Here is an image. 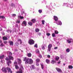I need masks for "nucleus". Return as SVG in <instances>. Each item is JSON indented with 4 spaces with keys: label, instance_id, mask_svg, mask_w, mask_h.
<instances>
[{
    "label": "nucleus",
    "instance_id": "a878e982",
    "mask_svg": "<svg viewBox=\"0 0 73 73\" xmlns=\"http://www.w3.org/2000/svg\"><path fill=\"white\" fill-rule=\"evenodd\" d=\"M46 62L47 64H49L50 62V60L48 59H46Z\"/></svg>",
    "mask_w": 73,
    "mask_h": 73
},
{
    "label": "nucleus",
    "instance_id": "a18cd8bd",
    "mask_svg": "<svg viewBox=\"0 0 73 73\" xmlns=\"http://www.w3.org/2000/svg\"><path fill=\"white\" fill-rule=\"evenodd\" d=\"M34 47H35V48H37V44H35L34 46Z\"/></svg>",
    "mask_w": 73,
    "mask_h": 73
},
{
    "label": "nucleus",
    "instance_id": "5fc2aeb1",
    "mask_svg": "<svg viewBox=\"0 0 73 73\" xmlns=\"http://www.w3.org/2000/svg\"><path fill=\"white\" fill-rule=\"evenodd\" d=\"M4 45H3V43H2L1 45H0V46H3Z\"/></svg>",
    "mask_w": 73,
    "mask_h": 73
},
{
    "label": "nucleus",
    "instance_id": "052dcab7",
    "mask_svg": "<svg viewBox=\"0 0 73 73\" xmlns=\"http://www.w3.org/2000/svg\"><path fill=\"white\" fill-rule=\"evenodd\" d=\"M16 27H18V25L17 24Z\"/></svg>",
    "mask_w": 73,
    "mask_h": 73
},
{
    "label": "nucleus",
    "instance_id": "473e14b6",
    "mask_svg": "<svg viewBox=\"0 0 73 73\" xmlns=\"http://www.w3.org/2000/svg\"><path fill=\"white\" fill-rule=\"evenodd\" d=\"M40 65H41V67L42 68V69H44V65H43V64L42 63Z\"/></svg>",
    "mask_w": 73,
    "mask_h": 73
},
{
    "label": "nucleus",
    "instance_id": "5701e85b",
    "mask_svg": "<svg viewBox=\"0 0 73 73\" xmlns=\"http://www.w3.org/2000/svg\"><path fill=\"white\" fill-rule=\"evenodd\" d=\"M6 69L8 70V72H10L11 71V69L9 68H6Z\"/></svg>",
    "mask_w": 73,
    "mask_h": 73
},
{
    "label": "nucleus",
    "instance_id": "6ab92c4d",
    "mask_svg": "<svg viewBox=\"0 0 73 73\" xmlns=\"http://www.w3.org/2000/svg\"><path fill=\"white\" fill-rule=\"evenodd\" d=\"M18 41L20 42V44H22V40H21L19 39L18 40Z\"/></svg>",
    "mask_w": 73,
    "mask_h": 73
},
{
    "label": "nucleus",
    "instance_id": "79ce46f5",
    "mask_svg": "<svg viewBox=\"0 0 73 73\" xmlns=\"http://www.w3.org/2000/svg\"><path fill=\"white\" fill-rule=\"evenodd\" d=\"M5 17L3 16H0V19H4Z\"/></svg>",
    "mask_w": 73,
    "mask_h": 73
},
{
    "label": "nucleus",
    "instance_id": "ea45409f",
    "mask_svg": "<svg viewBox=\"0 0 73 73\" xmlns=\"http://www.w3.org/2000/svg\"><path fill=\"white\" fill-rule=\"evenodd\" d=\"M36 52L37 53H40V52H39V50L38 49H36Z\"/></svg>",
    "mask_w": 73,
    "mask_h": 73
},
{
    "label": "nucleus",
    "instance_id": "49530a36",
    "mask_svg": "<svg viewBox=\"0 0 73 73\" xmlns=\"http://www.w3.org/2000/svg\"><path fill=\"white\" fill-rule=\"evenodd\" d=\"M14 64L15 65H17V62L16 61H15L14 62Z\"/></svg>",
    "mask_w": 73,
    "mask_h": 73
},
{
    "label": "nucleus",
    "instance_id": "a211bd4d",
    "mask_svg": "<svg viewBox=\"0 0 73 73\" xmlns=\"http://www.w3.org/2000/svg\"><path fill=\"white\" fill-rule=\"evenodd\" d=\"M18 17L19 19H24V17H22L21 16L18 15Z\"/></svg>",
    "mask_w": 73,
    "mask_h": 73
},
{
    "label": "nucleus",
    "instance_id": "20e7f679",
    "mask_svg": "<svg viewBox=\"0 0 73 73\" xmlns=\"http://www.w3.org/2000/svg\"><path fill=\"white\" fill-rule=\"evenodd\" d=\"M6 60H7V61H8L9 60H13V57L9 56V58H8L7 57L5 59Z\"/></svg>",
    "mask_w": 73,
    "mask_h": 73
},
{
    "label": "nucleus",
    "instance_id": "1a4fd4ad",
    "mask_svg": "<svg viewBox=\"0 0 73 73\" xmlns=\"http://www.w3.org/2000/svg\"><path fill=\"white\" fill-rule=\"evenodd\" d=\"M56 70L58 72H60V73H62V71L61 69L59 68H56Z\"/></svg>",
    "mask_w": 73,
    "mask_h": 73
},
{
    "label": "nucleus",
    "instance_id": "f257e3e1",
    "mask_svg": "<svg viewBox=\"0 0 73 73\" xmlns=\"http://www.w3.org/2000/svg\"><path fill=\"white\" fill-rule=\"evenodd\" d=\"M23 60L25 61V63L26 64H31L33 63V60H32V59H29V58L26 57L24 58Z\"/></svg>",
    "mask_w": 73,
    "mask_h": 73
},
{
    "label": "nucleus",
    "instance_id": "ddd939ff",
    "mask_svg": "<svg viewBox=\"0 0 73 73\" xmlns=\"http://www.w3.org/2000/svg\"><path fill=\"white\" fill-rule=\"evenodd\" d=\"M10 6L15 8V4L13 3H11L10 5Z\"/></svg>",
    "mask_w": 73,
    "mask_h": 73
},
{
    "label": "nucleus",
    "instance_id": "864d4df0",
    "mask_svg": "<svg viewBox=\"0 0 73 73\" xmlns=\"http://www.w3.org/2000/svg\"><path fill=\"white\" fill-rule=\"evenodd\" d=\"M47 57L48 58H50V55H47Z\"/></svg>",
    "mask_w": 73,
    "mask_h": 73
},
{
    "label": "nucleus",
    "instance_id": "69168bd1",
    "mask_svg": "<svg viewBox=\"0 0 73 73\" xmlns=\"http://www.w3.org/2000/svg\"><path fill=\"white\" fill-rule=\"evenodd\" d=\"M19 35H22V33H19Z\"/></svg>",
    "mask_w": 73,
    "mask_h": 73
},
{
    "label": "nucleus",
    "instance_id": "423d86ee",
    "mask_svg": "<svg viewBox=\"0 0 73 73\" xmlns=\"http://www.w3.org/2000/svg\"><path fill=\"white\" fill-rule=\"evenodd\" d=\"M29 43L30 45H32L35 44V42L32 39H30L29 41Z\"/></svg>",
    "mask_w": 73,
    "mask_h": 73
},
{
    "label": "nucleus",
    "instance_id": "7ed1b4c3",
    "mask_svg": "<svg viewBox=\"0 0 73 73\" xmlns=\"http://www.w3.org/2000/svg\"><path fill=\"white\" fill-rule=\"evenodd\" d=\"M24 71V68H23V66L21 65V68L19 69V71H17L16 73H23V71Z\"/></svg>",
    "mask_w": 73,
    "mask_h": 73
},
{
    "label": "nucleus",
    "instance_id": "6e6d98bb",
    "mask_svg": "<svg viewBox=\"0 0 73 73\" xmlns=\"http://www.w3.org/2000/svg\"><path fill=\"white\" fill-rule=\"evenodd\" d=\"M39 57H40V58H41V57H42V55H39Z\"/></svg>",
    "mask_w": 73,
    "mask_h": 73
},
{
    "label": "nucleus",
    "instance_id": "c03bdc74",
    "mask_svg": "<svg viewBox=\"0 0 73 73\" xmlns=\"http://www.w3.org/2000/svg\"><path fill=\"white\" fill-rule=\"evenodd\" d=\"M8 53H9V54L10 56H11L12 54V53H11V52H8Z\"/></svg>",
    "mask_w": 73,
    "mask_h": 73
},
{
    "label": "nucleus",
    "instance_id": "b1692460",
    "mask_svg": "<svg viewBox=\"0 0 73 73\" xmlns=\"http://www.w3.org/2000/svg\"><path fill=\"white\" fill-rule=\"evenodd\" d=\"M28 24L30 25V26H32L33 25V23L32 22H29L28 23Z\"/></svg>",
    "mask_w": 73,
    "mask_h": 73
},
{
    "label": "nucleus",
    "instance_id": "774afa93",
    "mask_svg": "<svg viewBox=\"0 0 73 73\" xmlns=\"http://www.w3.org/2000/svg\"><path fill=\"white\" fill-rule=\"evenodd\" d=\"M5 35V33H2V35Z\"/></svg>",
    "mask_w": 73,
    "mask_h": 73
},
{
    "label": "nucleus",
    "instance_id": "393cba45",
    "mask_svg": "<svg viewBox=\"0 0 73 73\" xmlns=\"http://www.w3.org/2000/svg\"><path fill=\"white\" fill-rule=\"evenodd\" d=\"M17 23H18V24H19L20 23V20L19 19H18L16 21Z\"/></svg>",
    "mask_w": 73,
    "mask_h": 73
},
{
    "label": "nucleus",
    "instance_id": "09e8293b",
    "mask_svg": "<svg viewBox=\"0 0 73 73\" xmlns=\"http://www.w3.org/2000/svg\"><path fill=\"white\" fill-rule=\"evenodd\" d=\"M67 3H63V6H65V5H66V6H67Z\"/></svg>",
    "mask_w": 73,
    "mask_h": 73
},
{
    "label": "nucleus",
    "instance_id": "bf43d9fd",
    "mask_svg": "<svg viewBox=\"0 0 73 73\" xmlns=\"http://www.w3.org/2000/svg\"><path fill=\"white\" fill-rule=\"evenodd\" d=\"M57 48H58L57 47H55L54 48V49H57Z\"/></svg>",
    "mask_w": 73,
    "mask_h": 73
},
{
    "label": "nucleus",
    "instance_id": "13d9d810",
    "mask_svg": "<svg viewBox=\"0 0 73 73\" xmlns=\"http://www.w3.org/2000/svg\"><path fill=\"white\" fill-rule=\"evenodd\" d=\"M4 44H6L7 43V41H5L4 42Z\"/></svg>",
    "mask_w": 73,
    "mask_h": 73
},
{
    "label": "nucleus",
    "instance_id": "de8ad7c7",
    "mask_svg": "<svg viewBox=\"0 0 73 73\" xmlns=\"http://www.w3.org/2000/svg\"><path fill=\"white\" fill-rule=\"evenodd\" d=\"M46 7L47 8H49V9H50V6H46Z\"/></svg>",
    "mask_w": 73,
    "mask_h": 73
},
{
    "label": "nucleus",
    "instance_id": "f3484780",
    "mask_svg": "<svg viewBox=\"0 0 73 73\" xmlns=\"http://www.w3.org/2000/svg\"><path fill=\"white\" fill-rule=\"evenodd\" d=\"M18 64H20L21 63V60L20 59H18Z\"/></svg>",
    "mask_w": 73,
    "mask_h": 73
},
{
    "label": "nucleus",
    "instance_id": "4468645a",
    "mask_svg": "<svg viewBox=\"0 0 73 73\" xmlns=\"http://www.w3.org/2000/svg\"><path fill=\"white\" fill-rule=\"evenodd\" d=\"M30 67L31 70H32V69H35L36 68V67H35V66H34L33 65H32V66H30Z\"/></svg>",
    "mask_w": 73,
    "mask_h": 73
},
{
    "label": "nucleus",
    "instance_id": "338daca9",
    "mask_svg": "<svg viewBox=\"0 0 73 73\" xmlns=\"http://www.w3.org/2000/svg\"><path fill=\"white\" fill-rule=\"evenodd\" d=\"M10 73H13L12 71L11 70L10 71Z\"/></svg>",
    "mask_w": 73,
    "mask_h": 73
},
{
    "label": "nucleus",
    "instance_id": "37998d69",
    "mask_svg": "<svg viewBox=\"0 0 73 73\" xmlns=\"http://www.w3.org/2000/svg\"><path fill=\"white\" fill-rule=\"evenodd\" d=\"M38 12L40 13H42V10H39L38 11Z\"/></svg>",
    "mask_w": 73,
    "mask_h": 73
},
{
    "label": "nucleus",
    "instance_id": "3c124183",
    "mask_svg": "<svg viewBox=\"0 0 73 73\" xmlns=\"http://www.w3.org/2000/svg\"><path fill=\"white\" fill-rule=\"evenodd\" d=\"M12 16H13V17H14V16H16V14H13L12 15Z\"/></svg>",
    "mask_w": 73,
    "mask_h": 73
},
{
    "label": "nucleus",
    "instance_id": "9b49d317",
    "mask_svg": "<svg viewBox=\"0 0 73 73\" xmlns=\"http://www.w3.org/2000/svg\"><path fill=\"white\" fill-rule=\"evenodd\" d=\"M22 26H26L27 25V22L24 21L22 24Z\"/></svg>",
    "mask_w": 73,
    "mask_h": 73
},
{
    "label": "nucleus",
    "instance_id": "0eeeda50",
    "mask_svg": "<svg viewBox=\"0 0 73 73\" xmlns=\"http://www.w3.org/2000/svg\"><path fill=\"white\" fill-rule=\"evenodd\" d=\"M52 47V44H49L48 46V51L50 52L51 49V48Z\"/></svg>",
    "mask_w": 73,
    "mask_h": 73
},
{
    "label": "nucleus",
    "instance_id": "cd10ccee",
    "mask_svg": "<svg viewBox=\"0 0 73 73\" xmlns=\"http://www.w3.org/2000/svg\"><path fill=\"white\" fill-rule=\"evenodd\" d=\"M66 51L67 53H69L70 52V49L69 48H67L66 49Z\"/></svg>",
    "mask_w": 73,
    "mask_h": 73
},
{
    "label": "nucleus",
    "instance_id": "603ef678",
    "mask_svg": "<svg viewBox=\"0 0 73 73\" xmlns=\"http://www.w3.org/2000/svg\"><path fill=\"white\" fill-rule=\"evenodd\" d=\"M38 35L39 36H41V33H38Z\"/></svg>",
    "mask_w": 73,
    "mask_h": 73
},
{
    "label": "nucleus",
    "instance_id": "f704fd0d",
    "mask_svg": "<svg viewBox=\"0 0 73 73\" xmlns=\"http://www.w3.org/2000/svg\"><path fill=\"white\" fill-rule=\"evenodd\" d=\"M40 62V59H37L36 60V62Z\"/></svg>",
    "mask_w": 73,
    "mask_h": 73
},
{
    "label": "nucleus",
    "instance_id": "e433bc0d",
    "mask_svg": "<svg viewBox=\"0 0 73 73\" xmlns=\"http://www.w3.org/2000/svg\"><path fill=\"white\" fill-rule=\"evenodd\" d=\"M42 24H43V25H44V24H45V21H44V20H43L42 21Z\"/></svg>",
    "mask_w": 73,
    "mask_h": 73
},
{
    "label": "nucleus",
    "instance_id": "f03ea898",
    "mask_svg": "<svg viewBox=\"0 0 73 73\" xmlns=\"http://www.w3.org/2000/svg\"><path fill=\"white\" fill-rule=\"evenodd\" d=\"M54 19L57 25H62V22L58 20V18L56 16H54Z\"/></svg>",
    "mask_w": 73,
    "mask_h": 73
},
{
    "label": "nucleus",
    "instance_id": "c756f323",
    "mask_svg": "<svg viewBox=\"0 0 73 73\" xmlns=\"http://www.w3.org/2000/svg\"><path fill=\"white\" fill-rule=\"evenodd\" d=\"M32 21L33 23H35L36 22V20L35 19H33L31 20Z\"/></svg>",
    "mask_w": 73,
    "mask_h": 73
},
{
    "label": "nucleus",
    "instance_id": "bb28decb",
    "mask_svg": "<svg viewBox=\"0 0 73 73\" xmlns=\"http://www.w3.org/2000/svg\"><path fill=\"white\" fill-rule=\"evenodd\" d=\"M4 57V55L0 56V59H3Z\"/></svg>",
    "mask_w": 73,
    "mask_h": 73
},
{
    "label": "nucleus",
    "instance_id": "412c9836",
    "mask_svg": "<svg viewBox=\"0 0 73 73\" xmlns=\"http://www.w3.org/2000/svg\"><path fill=\"white\" fill-rule=\"evenodd\" d=\"M7 64L8 65V66H9V64H11L12 63V62L11 61H9V62H7Z\"/></svg>",
    "mask_w": 73,
    "mask_h": 73
},
{
    "label": "nucleus",
    "instance_id": "7c9ffc66",
    "mask_svg": "<svg viewBox=\"0 0 73 73\" xmlns=\"http://www.w3.org/2000/svg\"><path fill=\"white\" fill-rule=\"evenodd\" d=\"M59 58H59V57H58V56H56L55 58V60H56V61H58V60H59Z\"/></svg>",
    "mask_w": 73,
    "mask_h": 73
},
{
    "label": "nucleus",
    "instance_id": "e2e57ef3",
    "mask_svg": "<svg viewBox=\"0 0 73 73\" xmlns=\"http://www.w3.org/2000/svg\"><path fill=\"white\" fill-rule=\"evenodd\" d=\"M0 43H2V41L0 40Z\"/></svg>",
    "mask_w": 73,
    "mask_h": 73
},
{
    "label": "nucleus",
    "instance_id": "c9c22d12",
    "mask_svg": "<svg viewBox=\"0 0 73 73\" xmlns=\"http://www.w3.org/2000/svg\"><path fill=\"white\" fill-rule=\"evenodd\" d=\"M35 31L36 32H39L40 31V29H35Z\"/></svg>",
    "mask_w": 73,
    "mask_h": 73
},
{
    "label": "nucleus",
    "instance_id": "c85d7f7f",
    "mask_svg": "<svg viewBox=\"0 0 73 73\" xmlns=\"http://www.w3.org/2000/svg\"><path fill=\"white\" fill-rule=\"evenodd\" d=\"M15 68L16 69H18L19 68V66H18V65H15Z\"/></svg>",
    "mask_w": 73,
    "mask_h": 73
},
{
    "label": "nucleus",
    "instance_id": "0e129e2a",
    "mask_svg": "<svg viewBox=\"0 0 73 73\" xmlns=\"http://www.w3.org/2000/svg\"><path fill=\"white\" fill-rule=\"evenodd\" d=\"M58 64H60V61L58 62Z\"/></svg>",
    "mask_w": 73,
    "mask_h": 73
},
{
    "label": "nucleus",
    "instance_id": "39448f33",
    "mask_svg": "<svg viewBox=\"0 0 73 73\" xmlns=\"http://www.w3.org/2000/svg\"><path fill=\"white\" fill-rule=\"evenodd\" d=\"M73 41V40L72 38H70L67 40V42L68 44H70L71 42H72Z\"/></svg>",
    "mask_w": 73,
    "mask_h": 73
},
{
    "label": "nucleus",
    "instance_id": "680f3d73",
    "mask_svg": "<svg viewBox=\"0 0 73 73\" xmlns=\"http://www.w3.org/2000/svg\"><path fill=\"white\" fill-rule=\"evenodd\" d=\"M1 63H3V60H1Z\"/></svg>",
    "mask_w": 73,
    "mask_h": 73
},
{
    "label": "nucleus",
    "instance_id": "2eb2a0df",
    "mask_svg": "<svg viewBox=\"0 0 73 73\" xmlns=\"http://www.w3.org/2000/svg\"><path fill=\"white\" fill-rule=\"evenodd\" d=\"M9 43L10 44V45H13V42L12 41H9Z\"/></svg>",
    "mask_w": 73,
    "mask_h": 73
},
{
    "label": "nucleus",
    "instance_id": "f8f14e48",
    "mask_svg": "<svg viewBox=\"0 0 73 73\" xmlns=\"http://www.w3.org/2000/svg\"><path fill=\"white\" fill-rule=\"evenodd\" d=\"M2 72H4L5 73H6V72H7L6 69L4 67H3L2 68Z\"/></svg>",
    "mask_w": 73,
    "mask_h": 73
},
{
    "label": "nucleus",
    "instance_id": "4be33fe9",
    "mask_svg": "<svg viewBox=\"0 0 73 73\" xmlns=\"http://www.w3.org/2000/svg\"><path fill=\"white\" fill-rule=\"evenodd\" d=\"M55 62H56V61H55L54 60H51V64H54Z\"/></svg>",
    "mask_w": 73,
    "mask_h": 73
},
{
    "label": "nucleus",
    "instance_id": "aec40b11",
    "mask_svg": "<svg viewBox=\"0 0 73 73\" xmlns=\"http://www.w3.org/2000/svg\"><path fill=\"white\" fill-rule=\"evenodd\" d=\"M3 39L4 40H8V38H7V37L5 36L3 37Z\"/></svg>",
    "mask_w": 73,
    "mask_h": 73
},
{
    "label": "nucleus",
    "instance_id": "4d7b16f0",
    "mask_svg": "<svg viewBox=\"0 0 73 73\" xmlns=\"http://www.w3.org/2000/svg\"><path fill=\"white\" fill-rule=\"evenodd\" d=\"M36 65L37 66H38V65H39V64L37 62H36Z\"/></svg>",
    "mask_w": 73,
    "mask_h": 73
},
{
    "label": "nucleus",
    "instance_id": "a19ab883",
    "mask_svg": "<svg viewBox=\"0 0 73 73\" xmlns=\"http://www.w3.org/2000/svg\"><path fill=\"white\" fill-rule=\"evenodd\" d=\"M52 36L53 37H55V34H54V33H53L52 34Z\"/></svg>",
    "mask_w": 73,
    "mask_h": 73
},
{
    "label": "nucleus",
    "instance_id": "6e6552de",
    "mask_svg": "<svg viewBox=\"0 0 73 73\" xmlns=\"http://www.w3.org/2000/svg\"><path fill=\"white\" fill-rule=\"evenodd\" d=\"M46 48V45L45 44L43 45L42 46V50H45Z\"/></svg>",
    "mask_w": 73,
    "mask_h": 73
},
{
    "label": "nucleus",
    "instance_id": "dca6fc26",
    "mask_svg": "<svg viewBox=\"0 0 73 73\" xmlns=\"http://www.w3.org/2000/svg\"><path fill=\"white\" fill-rule=\"evenodd\" d=\"M27 55L29 57H31L32 56V54L30 53H28L27 54Z\"/></svg>",
    "mask_w": 73,
    "mask_h": 73
},
{
    "label": "nucleus",
    "instance_id": "8fccbe9b",
    "mask_svg": "<svg viewBox=\"0 0 73 73\" xmlns=\"http://www.w3.org/2000/svg\"><path fill=\"white\" fill-rule=\"evenodd\" d=\"M46 35L47 36H50V34L49 33H47Z\"/></svg>",
    "mask_w": 73,
    "mask_h": 73
},
{
    "label": "nucleus",
    "instance_id": "58836bf2",
    "mask_svg": "<svg viewBox=\"0 0 73 73\" xmlns=\"http://www.w3.org/2000/svg\"><path fill=\"white\" fill-rule=\"evenodd\" d=\"M7 31L8 32V33H9V32L11 33L12 32V31H11V30H7Z\"/></svg>",
    "mask_w": 73,
    "mask_h": 73
},
{
    "label": "nucleus",
    "instance_id": "4c0bfd02",
    "mask_svg": "<svg viewBox=\"0 0 73 73\" xmlns=\"http://www.w3.org/2000/svg\"><path fill=\"white\" fill-rule=\"evenodd\" d=\"M54 33L55 34H58V32L57 30H55L54 31Z\"/></svg>",
    "mask_w": 73,
    "mask_h": 73
},
{
    "label": "nucleus",
    "instance_id": "9d476101",
    "mask_svg": "<svg viewBox=\"0 0 73 73\" xmlns=\"http://www.w3.org/2000/svg\"><path fill=\"white\" fill-rule=\"evenodd\" d=\"M66 7H70V8H73V5L72 4H71L70 5L69 4L67 3Z\"/></svg>",
    "mask_w": 73,
    "mask_h": 73
},
{
    "label": "nucleus",
    "instance_id": "72a5a7b5",
    "mask_svg": "<svg viewBox=\"0 0 73 73\" xmlns=\"http://www.w3.org/2000/svg\"><path fill=\"white\" fill-rule=\"evenodd\" d=\"M68 68L69 69H73V66H69Z\"/></svg>",
    "mask_w": 73,
    "mask_h": 73
},
{
    "label": "nucleus",
    "instance_id": "2f4dec72",
    "mask_svg": "<svg viewBox=\"0 0 73 73\" xmlns=\"http://www.w3.org/2000/svg\"><path fill=\"white\" fill-rule=\"evenodd\" d=\"M42 3H45V4H46V0H43V1H42Z\"/></svg>",
    "mask_w": 73,
    "mask_h": 73
}]
</instances>
